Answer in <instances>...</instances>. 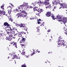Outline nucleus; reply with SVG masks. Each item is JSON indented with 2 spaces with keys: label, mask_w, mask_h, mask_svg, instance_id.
Wrapping results in <instances>:
<instances>
[{
  "label": "nucleus",
  "mask_w": 67,
  "mask_h": 67,
  "mask_svg": "<svg viewBox=\"0 0 67 67\" xmlns=\"http://www.w3.org/2000/svg\"><path fill=\"white\" fill-rule=\"evenodd\" d=\"M50 53H51V52H50L48 53V54H50Z\"/></svg>",
  "instance_id": "nucleus-62"
},
{
  "label": "nucleus",
  "mask_w": 67,
  "mask_h": 67,
  "mask_svg": "<svg viewBox=\"0 0 67 67\" xmlns=\"http://www.w3.org/2000/svg\"><path fill=\"white\" fill-rule=\"evenodd\" d=\"M50 31H51V30H50V29H49V30L47 31L48 32H50Z\"/></svg>",
  "instance_id": "nucleus-47"
},
{
  "label": "nucleus",
  "mask_w": 67,
  "mask_h": 67,
  "mask_svg": "<svg viewBox=\"0 0 67 67\" xmlns=\"http://www.w3.org/2000/svg\"><path fill=\"white\" fill-rule=\"evenodd\" d=\"M12 58L13 59H14V57H13Z\"/></svg>",
  "instance_id": "nucleus-59"
},
{
  "label": "nucleus",
  "mask_w": 67,
  "mask_h": 67,
  "mask_svg": "<svg viewBox=\"0 0 67 67\" xmlns=\"http://www.w3.org/2000/svg\"><path fill=\"white\" fill-rule=\"evenodd\" d=\"M38 21H41V19H39L38 20Z\"/></svg>",
  "instance_id": "nucleus-51"
},
{
  "label": "nucleus",
  "mask_w": 67,
  "mask_h": 67,
  "mask_svg": "<svg viewBox=\"0 0 67 67\" xmlns=\"http://www.w3.org/2000/svg\"><path fill=\"white\" fill-rule=\"evenodd\" d=\"M44 2H42L41 1H39L38 2H36L35 3L38 4V3H40L41 4H43V5H46L47 4H49V0H44Z\"/></svg>",
  "instance_id": "nucleus-1"
},
{
  "label": "nucleus",
  "mask_w": 67,
  "mask_h": 67,
  "mask_svg": "<svg viewBox=\"0 0 67 67\" xmlns=\"http://www.w3.org/2000/svg\"><path fill=\"white\" fill-rule=\"evenodd\" d=\"M25 63L24 64H23L21 66V67H26V65H25Z\"/></svg>",
  "instance_id": "nucleus-29"
},
{
  "label": "nucleus",
  "mask_w": 67,
  "mask_h": 67,
  "mask_svg": "<svg viewBox=\"0 0 67 67\" xmlns=\"http://www.w3.org/2000/svg\"><path fill=\"white\" fill-rule=\"evenodd\" d=\"M38 27H36V29H37V32H39V31H40V29H38Z\"/></svg>",
  "instance_id": "nucleus-33"
},
{
  "label": "nucleus",
  "mask_w": 67,
  "mask_h": 67,
  "mask_svg": "<svg viewBox=\"0 0 67 67\" xmlns=\"http://www.w3.org/2000/svg\"><path fill=\"white\" fill-rule=\"evenodd\" d=\"M12 31V33H14V34H15V31L14 30H13Z\"/></svg>",
  "instance_id": "nucleus-32"
},
{
  "label": "nucleus",
  "mask_w": 67,
  "mask_h": 67,
  "mask_svg": "<svg viewBox=\"0 0 67 67\" xmlns=\"http://www.w3.org/2000/svg\"><path fill=\"white\" fill-rule=\"evenodd\" d=\"M21 45L22 47V48H25V46H26V43H25L23 44H21Z\"/></svg>",
  "instance_id": "nucleus-13"
},
{
  "label": "nucleus",
  "mask_w": 67,
  "mask_h": 67,
  "mask_svg": "<svg viewBox=\"0 0 67 67\" xmlns=\"http://www.w3.org/2000/svg\"><path fill=\"white\" fill-rule=\"evenodd\" d=\"M57 8V7H56V6H55V7H54L53 6V11H54L55 9H56Z\"/></svg>",
  "instance_id": "nucleus-34"
},
{
  "label": "nucleus",
  "mask_w": 67,
  "mask_h": 67,
  "mask_svg": "<svg viewBox=\"0 0 67 67\" xmlns=\"http://www.w3.org/2000/svg\"><path fill=\"white\" fill-rule=\"evenodd\" d=\"M59 4H60V5H62V6L63 7V9L65 8V7H66V4L64 3H62L61 4L60 3Z\"/></svg>",
  "instance_id": "nucleus-12"
},
{
  "label": "nucleus",
  "mask_w": 67,
  "mask_h": 67,
  "mask_svg": "<svg viewBox=\"0 0 67 67\" xmlns=\"http://www.w3.org/2000/svg\"><path fill=\"white\" fill-rule=\"evenodd\" d=\"M21 13H23V14H24V13H26V12H25V11L24 10H23V11H22Z\"/></svg>",
  "instance_id": "nucleus-28"
},
{
  "label": "nucleus",
  "mask_w": 67,
  "mask_h": 67,
  "mask_svg": "<svg viewBox=\"0 0 67 67\" xmlns=\"http://www.w3.org/2000/svg\"><path fill=\"white\" fill-rule=\"evenodd\" d=\"M14 41H12L10 43L11 44H14Z\"/></svg>",
  "instance_id": "nucleus-39"
},
{
  "label": "nucleus",
  "mask_w": 67,
  "mask_h": 67,
  "mask_svg": "<svg viewBox=\"0 0 67 67\" xmlns=\"http://www.w3.org/2000/svg\"><path fill=\"white\" fill-rule=\"evenodd\" d=\"M20 57L17 56L16 59H20Z\"/></svg>",
  "instance_id": "nucleus-42"
},
{
  "label": "nucleus",
  "mask_w": 67,
  "mask_h": 67,
  "mask_svg": "<svg viewBox=\"0 0 67 67\" xmlns=\"http://www.w3.org/2000/svg\"><path fill=\"white\" fill-rule=\"evenodd\" d=\"M10 25H9V24L8 25H7L6 26L7 28H9V27H10Z\"/></svg>",
  "instance_id": "nucleus-31"
},
{
  "label": "nucleus",
  "mask_w": 67,
  "mask_h": 67,
  "mask_svg": "<svg viewBox=\"0 0 67 67\" xmlns=\"http://www.w3.org/2000/svg\"><path fill=\"white\" fill-rule=\"evenodd\" d=\"M46 16L49 17L51 16V12H47V13L46 14Z\"/></svg>",
  "instance_id": "nucleus-7"
},
{
  "label": "nucleus",
  "mask_w": 67,
  "mask_h": 67,
  "mask_svg": "<svg viewBox=\"0 0 67 67\" xmlns=\"http://www.w3.org/2000/svg\"><path fill=\"white\" fill-rule=\"evenodd\" d=\"M25 52L24 51V49L23 50V52H22L21 54L22 55H24Z\"/></svg>",
  "instance_id": "nucleus-25"
},
{
  "label": "nucleus",
  "mask_w": 67,
  "mask_h": 67,
  "mask_svg": "<svg viewBox=\"0 0 67 67\" xmlns=\"http://www.w3.org/2000/svg\"><path fill=\"white\" fill-rule=\"evenodd\" d=\"M5 31L6 32H8V31H10V30L9 29H6Z\"/></svg>",
  "instance_id": "nucleus-41"
},
{
  "label": "nucleus",
  "mask_w": 67,
  "mask_h": 67,
  "mask_svg": "<svg viewBox=\"0 0 67 67\" xmlns=\"http://www.w3.org/2000/svg\"><path fill=\"white\" fill-rule=\"evenodd\" d=\"M20 33V32H19L18 36H19V37H21L22 35H21V34Z\"/></svg>",
  "instance_id": "nucleus-27"
},
{
  "label": "nucleus",
  "mask_w": 67,
  "mask_h": 67,
  "mask_svg": "<svg viewBox=\"0 0 67 67\" xmlns=\"http://www.w3.org/2000/svg\"><path fill=\"white\" fill-rule=\"evenodd\" d=\"M16 42H14V44H13V46H14V45H16Z\"/></svg>",
  "instance_id": "nucleus-40"
},
{
  "label": "nucleus",
  "mask_w": 67,
  "mask_h": 67,
  "mask_svg": "<svg viewBox=\"0 0 67 67\" xmlns=\"http://www.w3.org/2000/svg\"><path fill=\"white\" fill-rule=\"evenodd\" d=\"M15 10H16V12H17V11H18V9H16Z\"/></svg>",
  "instance_id": "nucleus-52"
},
{
  "label": "nucleus",
  "mask_w": 67,
  "mask_h": 67,
  "mask_svg": "<svg viewBox=\"0 0 67 67\" xmlns=\"http://www.w3.org/2000/svg\"><path fill=\"white\" fill-rule=\"evenodd\" d=\"M62 41H63V42H62V43H61V46H66V44H65V41H64V40H62Z\"/></svg>",
  "instance_id": "nucleus-9"
},
{
  "label": "nucleus",
  "mask_w": 67,
  "mask_h": 67,
  "mask_svg": "<svg viewBox=\"0 0 67 67\" xmlns=\"http://www.w3.org/2000/svg\"><path fill=\"white\" fill-rule=\"evenodd\" d=\"M16 26H20V25L16 24Z\"/></svg>",
  "instance_id": "nucleus-38"
},
{
  "label": "nucleus",
  "mask_w": 67,
  "mask_h": 67,
  "mask_svg": "<svg viewBox=\"0 0 67 67\" xmlns=\"http://www.w3.org/2000/svg\"><path fill=\"white\" fill-rule=\"evenodd\" d=\"M24 5L23 4L21 5H20V7H18V8L19 9H21V8H23V7H24Z\"/></svg>",
  "instance_id": "nucleus-22"
},
{
  "label": "nucleus",
  "mask_w": 67,
  "mask_h": 67,
  "mask_svg": "<svg viewBox=\"0 0 67 67\" xmlns=\"http://www.w3.org/2000/svg\"><path fill=\"white\" fill-rule=\"evenodd\" d=\"M62 8V7H61L59 8V9H60L61 8Z\"/></svg>",
  "instance_id": "nucleus-61"
},
{
  "label": "nucleus",
  "mask_w": 67,
  "mask_h": 67,
  "mask_svg": "<svg viewBox=\"0 0 67 67\" xmlns=\"http://www.w3.org/2000/svg\"><path fill=\"white\" fill-rule=\"evenodd\" d=\"M52 4L54 5H57V4H60V2L59 1L57 2L56 1H55L52 2Z\"/></svg>",
  "instance_id": "nucleus-14"
},
{
  "label": "nucleus",
  "mask_w": 67,
  "mask_h": 67,
  "mask_svg": "<svg viewBox=\"0 0 67 67\" xmlns=\"http://www.w3.org/2000/svg\"><path fill=\"white\" fill-rule=\"evenodd\" d=\"M52 17L53 19V20H55V19H57V18H55V16H53V15H52Z\"/></svg>",
  "instance_id": "nucleus-26"
},
{
  "label": "nucleus",
  "mask_w": 67,
  "mask_h": 67,
  "mask_svg": "<svg viewBox=\"0 0 67 67\" xmlns=\"http://www.w3.org/2000/svg\"><path fill=\"white\" fill-rule=\"evenodd\" d=\"M67 18H66L64 17L63 18V19L62 20V22L63 23H64V24H65V23H67Z\"/></svg>",
  "instance_id": "nucleus-4"
},
{
  "label": "nucleus",
  "mask_w": 67,
  "mask_h": 67,
  "mask_svg": "<svg viewBox=\"0 0 67 67\" xmlns=\"http://www.w3.org/2000/svg\"><path fill=\"white\" fill-rule=\"evenodd\" d=\"M13 11L15 13V12H16V10H15V9L14 10H13Z\"/></svg>",
  "instance_id": "nucleus-46"
},
{
  "label": "nucleus",
  "mask_w": 67,
  "mask_h": 67,
  "mask_svg": "<svg viewBox=\"0 0 67 67\" xmlns=\"http://www.w3.org/2000/svg\"><path fill=\"white\" fill-rule=\"evenodd\" d=\"M15 34L16 35H16H17L18 34L16 33V34Z\"/></svg>",
  "instance_id": "nucleus-63"
},
{
  "label": "nucleus",
  "mask_w": 67,
  "mask_h": 67,
  "mask_svg": "<svg viewBox=\"0 0 67 67\" xmlns=\"http://www.w3.org/2000/svg\"><path fill=\"white\" fill-rule=\"evenodd\" d=\"M60 43L58 44V45H59V46H61V43H60Z\"/></svg>",
  "instance_id": "nucleus-43"
},
{
  "label": "nucleus",
  "mask_w": 67,
  "mask_h": 67,
  "mask_svg": "<svg viewBox=\"0 0 67 67\" xmlns=\"http://www.w3.org/2000/svg\"><path fill=\"white\" fill-rule=\"evenodd\" d=\"M1 37H4V34L3 33H2Z\"/></svg>",
  "instance_id": "nucleus-36"
},
{
  "label": "nucleus",
  "mask_w": 67,
  "mask_h": 67,
  "mask_svg": "<svg viewBox=\"0 0 67 67\" xmlns=\"http://www.w3.org/2000/svg\"><path fill=\"white\" fill-rule=\"evenodd\" d=\"M25 38H23L20 41V43H23L24 44H25Z\"/></svg>",
  "instance_id": "nucleus-6"
},
{
  "label": "nucleus",
  "mask_w": 67,
  "mask_h": 67,
  "mask_svg": "<svg viewBox=\"0 0 67 67\" xmlns=\"http://www.w3.org/2000/svg\"><path fill=\"white\" fill-rule=\"evenodd\" d=\"M26 16H27V13H26L22 14V17H23V18H26Z\"/></svg>",
  "instance_id": "nucleus-15"
},
{
  "label": "nucleus",
  "mask_w": 67,
  "mask_h": 67,
  "mask_svg": "<svg viewBox=\"0 0 67 67\" xmlns=\"http://www.w3.org/2000/svg\"><path fill=\"white\" fill-rule=\"evenodd\" d=\"M1 8H2V9H4V8H4V5H2V6L1 7Z\"/></svg>",
  "instance_id": "nucleus-35"
},
{
  "label": "nucleus",
  "mask_w": 67,
  "mask_h": 67,
  "mask_svg": "<svg viewBox=\"0 0 67 67\" xmlns=\"http://www.w3.org/2000/svg\"><path fill=\"white\" fill-rule=\"evenodd\" d=\"M41 13H40V12H38V11H37L36 12V15H37L38 16H39L40 15V14Z\"/></svg>",
  "instance_id": "nucleus-21"
},
{
  "label": "nucleus",
  "mask_w": 67,
  "mask_h": 67,
  "mask_svg": "<svg viewBox=\"0 0 67 67\" xmlns=\"http://www.w3.org/2000/svg\"><path fill=\"white\" fill-rule=\"evenodd\" d=\"M20 27H24V29L26 31H27V28H26V29H25L26 28V27H25L24 26H23V24H21V25H20Z\"/></svg>",
  "instance_id": "nucleus-10"
},
{
  "label": "nucleus",
  "mask_w": 67,
  "mask_h": 67,
  "mask_svg": "<svg viewBox=\"0 0 67 67\" xmlns=\"http://www.w3.org/2000/svg\"><path fill=\"white\" fill-rule=\"evenodd\" d=\"M10 5H12V6H13V5H12V4L11 3H10Z\"/></svg>",
  "instance_id": "nucleus-55"
},
{
  "label": "nucleus",
  "mask_w": 67,
  "mask_h": 67,
  "mask_svg": "<svg viewBox=\"0 0 67 67\" xmlns=\"http://www.w3.org/2000/svg\"><path fill=\"white\" fill-rule=\"evenodd\" d=\"M48 8L50 9V10H53L54 11V6H52L51 7H48Z\"/></svg>",
  "instance_id": "nucleus-18"
},
{
  "label": "nucleus",
  "mask_w": 67,
  "mask_h": 67,
  "mask_svg": "<svg viewBox=\"0 0 67 67\" xmlns=\"http://www.w3.org/2000/svg\"><path fill=\"white\" fill-rule=\"evenodd\" d=\"M14 36H16V35H15V34L14 35Z\"/></svg>",
  "instance_id": "nucleus-58"
},
{
  "label": "nucleus",
  "mask_w": 67,
  "mask_h": 67,
  "mask_svg": "<svg viewBox=\"0 0 67 67\" xmlns=\"http://www.w3.org/2000/svg\"><path fill=\"white\" fill-rule=\"evenodd\" d=\"M16 16H18V18H21L22 17V14H21V13H18L16 15Z\"/></svg>",
  "instance_id": "nucleus-5"
},
{
  "label": "nucleus",
  "mask_w": 67,
  "mask_h": 67,
  "mask_svg": "<svg viewBox=\"0 0 67 67\" xmlns=\"http://www.w3.org/2000/svg\"><path fill=\"white\" fill-rule=\"evenodd\" d=\"M37 22H38V24H40V22L39 21H38Z\"/></svg>",
  "instance_id": "nucleus-50"
},
{
  "label": "nucleus",
  "mask_w": 67,
  "mask_h": 67,
  "mask_svg": "<svg viewBox=\"0 0 67 67\" xmlns=\"http://www.w3.org/2000/svg\"><path fill=\"white\" fill-rule=\"evenodd\" d=\"M7 34L9 35V37H12V32H9V31H8L7 32Z\"/></svg>",
  "instance_id": "nucleus-8"
},
{
  "label": "nucleus",
  "mask_w": 67,
  "mask_h": 67,
  "mask_svg": "<svg viewBox=\"0 0 67 67\" xmlns=\"http://www.w3.org/2000/svg\"><path fill=\"white\" fill-rule=\"evenodd\" d=\"M37 52H38V53H39L40 52V51H37Z\"/></svg>",
  "instance_id": "nucleus-60"
},
{
  "label": "nucleus",
  "mask_w": 67,
  "mask_h": 67,
  "mask_svg": "<svg viewBox=\"0 0 67 67\" xmlns=\"http://www.w3.org/2000/svg\"><path fill=\"white\" fill-rule=\"evenodd\" d=\"M35 53H34V52L32 54V55H31V56L32 55H34V54H35Z\"/></svg>",
  "instance_id": "nucleus-49"
},
{
  "label": "nucleus",
  "mask_w": 67,
  "mask_h": 67,
  "mask_svg": "<svg viewBox=\"0 0 67 67\" xmlns=\"http://www.w3.org/2000/svg\"><path fill=\"white\" fill-rule=\"evenodd\" d=\"M57 21H58L59 22H62V18L60 17L57 16Z\"/></svg>",
  "instance_id": "nucleus-3"
},
{
  "label": "nucleus",
  "mask_w": 67,
  "mask_h": 67,
  "mask_svg": "<svg viewBox=\"0 0 67 67\" xmlns=\"http://www.w3.org/2000/svg\"><path fill=\"white\" fill-rule=\"evenodd\" d=\"M7 40H8V41H11V40H12V38H11V37H9L7 38Z\"/></svg>",
  "instance_id": "nucleus-24"
},
{
  "label": "nucleus",
  "mask_w": 67,
  "mask_h": 67,
  "mask_svg": "<svg viewBox=\"0 0 67 67\" xmlns=\"http://www.w3.org/2000/svg\"><path fill=\"white\" fill-rule=\"evenodd\" d=\"M44 25L43 24H42L40 26H44Z\"/></svg>",
  "instance_id": "nucleus-44"
},
{
  "label": "nucleus",
  "mask_w": 67,
  "mask_h": 67,
  "mask_svg": "<svg viewBox=\"0 0 67 67\" xmlns=\"http://www.w3.org/2000/svg\"><path fill=\"white\" fill-rule=\"evenodd\" d=\"M5 13H6L3 10L1 11V12L0 13V14H1L3 15H5Z\"/></svg>",
  "instance_id": "nucleus-17"
},
{
  "label": "nucleus",
  "mask_w": 67,
  "mask_h": 67,
  "mask_svg": "<svg viewBox=\"0 0 67 67\" xmlns=\"http://www.w3.org/2000/svg\"><path fill=\"white\" fill-rule=\"evenodd\" d=\"M9 24H8V23L5 22L4 23L3 25L4 26H7V25H9Z\"/></svg>",
  "instance_id": "nucleus-20"
},
{
  "label": "nucleus",
  "mask_w": 67,
  "mask_h": 67,
  "mask_svg": "<svg viewBox=\"0 0 67 67\" xmlns=\"http://www.w3.org/2000/svg\"><path fill=\"white\" fill-rule=\"evenodd\" d=\"M2 34V33H0V37H1V35Z\"/></svg>",
  "instance_id": "nucleus-54"
},
{
  "label": "nucleus",
  "mask_w": 67,
  "mask_h": 67,
  "mask_svg": "<svg viewBox=\"0 0 67 67\" xmlns=\"http://www.w3.org/2000/svg\"><path fill=\"white\" fill-rule=\"evenodd\" d=\"M38 12H39L40 13H41L42 12H43V9H40V8H39L38 9L37 11Z\"/></svg>",
  "instance_id": "nucleus-16"
},
{
  "label": "nucleus",
  "mask_w": 67,
  "mask_h": 67,
  "mask_svg": "<svg viewBox=\"0 0 67 67\" xmlns=\"http://www.w3.org/2000/svg\"><path fill=\"white\" fill-rule=\"evenodd\" d=\"M34 20V18H32V20Z\"/></svg>",
  "instance_id": "nucleus-64"
},
{
  "label": "nucleus",
  "mask_w": 67,
  "mask_h": 67,
  "mask_svg": "<svg viewBox=\"0 0 67 67\" xmlns=\"http://www.w3.org/2000/svg\"><path fill=\"white\" fill-rule=\"evenodd\" d=\"M14 46H15V48H17V44L14 45Z\"/></svg>",
  "instance_id": "nucleus-37"
},
{
  "label": "nucleus",
  "mask_w": 67,
  "mask_h": 67,
  "mask_svg": "<svg viewBox=\"0 0 67 67\" xmlns=\"http://www.w3.org/2000/svg\"><path fill=\"white\" fill-rule=\"evenodd\" d=\"M9 8H11V6H9L8 8H9Z\"/></svg>",
  "instance_id": "nucleus-57"
},
{
  "label": "nucleus",
  "mask_w": 67,
  "mask_h": 67,
  "mask_svg": "<svg viewBox=\"0 0 67 67\" xmlns=\"http://www.w3.org/2000/svg\"><path fill=\"white\" fill-rule=\"evenodd\" d=\"M9 29H10V31H12V29H11V27H9Z\"/></svg>",
  "instance_id": "nucleus-45"
},
{
  "label": "nucleus",
  "mask_w": 67,
  "mask_h": 67,
  "mask_svg": "<svg viewBox=\"0 0 67 67\" xmlns=\"http://www.w3.org/2000/svg\"><path fill=\"white\" fill-rule=\"evenodd\" d=\"M14 57V58H16L17 57V55H14L13 56Z\"/></svg>",
  "instance_id": "nucleus-30"
},
{
  "label": "nucleus",
  "mask_w": 67,
  "mask_h": 67,
  "mask_svg": "<svg viewBox=\"0 0 67 67\" xmlns=\"http://www.w3.org/2000/svg\"><path fill=\"white\" fill-rule=\"evenodd\" d=\"M38 7H35L34 8V10H35V11H37L38 10Z\"/></svg>",
  "instance_id": "nucleus-23"
},
{
  "label": "nucleus",
  "mask_w": 67,
  "mask_h": 67,
  "mask_svg": "<svg viewBox=\"0 0 67 67\" xmlns=\"http://www.w3.org/2000/svg\"><path fill=\"white\" fill-rule=\"evenodd\" d=\"M62 40H63V38L62 36H60L59 37L58 40V43H60V42H63V41H61Z\"/></svg>",
  "instance_id": "nucleus-11"
},
{
  "label": "nucleus",
  "mask_w": 67,
  "mask_h": 67,
  "mask_svg": "<svg viewBox=\"0 0 67 67\" xmlns=\"http://www.w3.org/2000/svg\"><path fill=\"white\" fill-rule=\"evenodd\" d=\"M33 53H35V50H34V49H33Z\"/></svg>",
  "instance_id": "nucleus-56"
},
{
  "label": "nucleus",
  "mask_w": 67,
  "mask_h": 67,
  "mask_svg": "<svg viewBox=\"0 0 67 67\" xmlns=\"http://www.w3.org/2000/svg\"><path fill=\"white\" fill-rule=\"evenodd\" d=\"M30 8H33V7H32V6H30Z\"/></svg>",
  "instance_id": "nucleus-53"
},
{
  "label": "nucleus",
  "mask_w": 67,
  "mask_h": 67,
  "mask_svg": "<svg viewBox=\"0 0 67 67\" xmlns=\"http://www.w3.org/2000/svg\"><path fill=\"white\" fill-rule=\"evenodd\" d=\"M20 34H21V35L23 34H26V33L24 31H21L19 32Z\"/></svg>",
  "instance_id": "nucleus-19"
},
{
  "label": "nucleus",
  "mask_w": 67,
  "mask_h": 67,
  "mask_svg": "<svg viewBox=\"0 0 67 67\" xmlns=\"http://www.w3.org/2000/svg\"><path fill=\"white\" fill-rule=\"evenodd\" d=\"M38 35H40L41 34V33L40 32H38L37 34Z\"/></svg>",
  "instance_id": "nucleus-48"
},
{
  "label": "nucleus",
  "mask_w": 67,
  "mask_h": 67,
  "mask_svg": "<svg viewBox=\"0 0 67 67\" xmlns=\"http://www.w3.org/2000/svg\"><path fill=\"white\" fill-rule=\"evenodd\" d=\"M8 14H9V16H8V14H6V15H7V16H8V20L9 21H12V19H11V17L10 16V15L9 14H11V12L12 11V9H8Z\"/></svg>",
  "instance_id": "nucleus-2"
}]
</instances>
